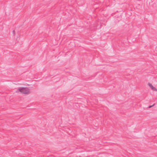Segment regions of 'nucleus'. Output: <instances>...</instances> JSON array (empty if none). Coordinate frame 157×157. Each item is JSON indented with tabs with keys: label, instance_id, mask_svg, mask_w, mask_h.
I'll list each match as a JSON object with an SVG mask.
<instances>
[{
	"label": "nucleus",
	"instance_id": "f257e3e1",
	"mask_svg": "<svg viewBox=\"0 0 157 157\" xmlns=\"http://www.w3.org/2000/svg\"><path fill=\"white\" fill-rule=\"evenodd\" d=\"M19 91L22 94H28L30 93L29 89L25 87H19L17 89V91Z\"/></svg>",
	"mask_w": 157,
	"mask_h": 157
},
{
	"label": "nucleus",
	"instance_id": "f03ea898",
	"mask_svg": "<svg viewBox=\"0 0 157 157\" xmlns=\"http://www.w3.org/2000/svg\"><path fill=\"white\" fill-rule=\"evenodd\" d=\"M148 85L150 87L152 90H155V88L154 87L151 83H148Z\"/></svg>",
	"mask_w": 157,
	"mask_h": 157
},
{
	"label": "nucleus",
	"instance_id": "7ed1b4c3",
	"mask_svg": "<svg viewBox=\"0 0 157 157\" xmlns=\"http://www.w3.org/2000/svg\"><path fill=\"white\" fill-rule=\"evenodd\" d=\"M153 106V105L152 106H150L149 107V108H151V107Z\"/></svg>",
	"mask_w": 157,
	"mask_h": 157
},
{
	"label": "nucleus",
	"instance_id": "20e7f679",
	"mask_svg": "<svg viewBox=\"0 0 157 157\" xmlns=\"http://www.w3.org/2000/svg\"><path fill=\"white\" fill-rule=\"evenodd\" d=\"M154 90L157 91V89L155 88V90Z\"/></svg>",
	"mask_w": 157,
	"mask_h": 157
}]
</instances>
